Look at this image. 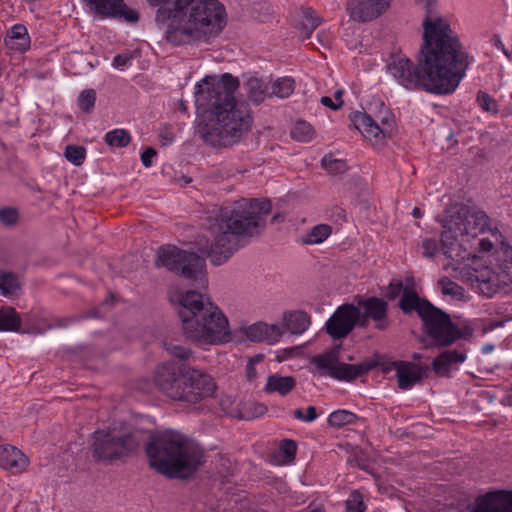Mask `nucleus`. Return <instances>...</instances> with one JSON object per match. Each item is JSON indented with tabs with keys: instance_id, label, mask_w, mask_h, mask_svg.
<instances>
[{
	"instance_id": "nucleus-1",
	"label": "nucleus",
	"mask_w": 512,
	"mask_h": 512,
	"mask_svg": "<svg viewBox=\"0 0 512 512\" xmlns=\"http://www.w3.org/2000/svg\"><path fill=\"white\" fill-rule=\"evenodd\" d=\"M422 25L423 44L417 65L405 56L393 55L388 71L406 89L450 94L465 76L467 54L447 20L427 16Z\"/></svg>"
},
{
	"instance_id": "nucleus-2",
	"label": "nucleus",
	"mask_w": 512,
	"mask_h": 512,
	"mask_svg": "<svg viewBox=\"0 0 512 512\" xmlns=\"http://www.w3.org/2000/svg\"><path fill=\"white\" fill-rule=\"evenodd\" d=\"M239 80L229 73L207 75L195 87V106L199 115L197 133L212 147H231L248 133L252 117L234 93Z\"/></svg>"
},
{
	"instance_id": "nucleus-3",
	"label": "nucleus",
	"mask_w": 512,
	"mask_h": 512,
	"mask_svg": "<svg viewBox=\"0 0 512 512\" xmlns=\"http://www.w3.org/2000/svg\"><path fill=\"white\" fill-rule=\"evenodd\" d=\"M157 7L155 21L174 46L209 44L224 29L226 11L218 0H147Z\"/></svg>"
},
{
	"instance_id": "nucleus-4",
	"label": "nucleus",
	"mask_w": 512,
	"mask_h": 512,
	"mask_svg": "<svg viewBox=\"0 0 512 512\" xmlns=\"http://www.w3.org/2000/svg\"><path fill=\"white\" fill-rule=\"evenodd\" d=\"M269 200L240 199L220 211L209 224L207 256L214 265L226 262L240 247L242 237L258 235L265 227Z\"/></svg>"
},
{
	"instance_id": "nucleus-5",
	"label": "nucleus",
	"mask_w": 512,
	"mask_h": 512,
	"mask_svg": "<svg viewBox=\"0 0 512 512\" xmlns=\"http://www.w3.org/2000/svg\"><path fill=\"white\" fill-rule=\"evenodd\" d=\"M144 449L149 467L168 479L190 480L205 463L202 447L171 429L151 435Z\"/></svg>"
},
{
	"instance_id": "nucleus-6",
	"label": "nucleus",
	"mask_w": 512,
	"mask_h": 512,
	"mask_svg": "<svg viewBox=\"0 0 512 512\" xmlns=\"http://www.w3.org/2000/svg\"><path fill=\"white\" fill-rule=\"evenodd\" d=\"M178 315L186 338L205 344L231 340L229 323L223 312L197 291L178 293Z\"/></svg>"
},
{
	"instance_id": "nucleus-7",
	"label": "nucleus",
	"mask_w": 512,
	"mask_h": 512,
	"mask_svg": "<svg viewBox=\"0 0 512 512\" xmlns=\"http://www.w3.org/2000/svg\"><path fill=\"white\" fill-rule=\"evenodd\" d=\"M154 381L170 399L191 404L212 397L217 389L215 381L205 371L174 362L160 365Z\"/></svg>"
},
{
	"instance_id": "nucleus-8",
	"label": "nucleus",
	"mask_w": 512,
	"mask_h": 512,
	"mask_svg": "<svg viewBox=\"0 0 512 512\" xmlns=\"http://www.w3.org/2000/svg\"><path fill=\"white\" fill-rule=\"evenodd\" d=\"M448 216L439 221L442 223L441 244L443 254L455 261L465 259L462 254V243L469 242L490 226L487 214L476 206L456 204L447 210Z\"/></svg>"
},
{
	"instance_id": "nucleus-9",
	"label": "nucleus",
	"mask_w": 512,
	"mask_h": 512,
	"mask_svg": "<svg viewBox=\"0 0 512 512\" xmlns=\"http://www.w3.org/2000/svg\"><path fill=\"white\" fill-rule=\"evenodd\" d=\"M92 456L96 462L112 464L135 453L143 441L139 430H97L92 435Z\"/></svg>"
},
{
	"instance_id": "nucleus-10",
	"label": "nucleus",
	"mask_w": 512,
	"mask_h": 512,
	"mask_svg": "<svg viewBox=\"0 0 512 512\" xmlns=\"http://www.w3.org/2000/svg\"><path fill=\"white\" fill-rule=\"evenodd\" d=\"M155 266L192 280L200 288L207 283L206 261L194 252L182 250L174 245L161 246L157 250Z\"/></svg>"
},
{
	"instance_id": "nucleus-11",
	"label": "nucleus",
	"mask_w": 512,
	"mask_h": 512,
	"mask_svg": "<svg viewBox=\"0 0 512 512\" xmlns=\"http://www.w3.org/2000/svg\"><path fill=\"white\" fill-rule=\"evenodd\" d=\"M423 331L435 346H449L461 338L460 329L451 321L450 315L433 304L420 318Z\"/></svg>"
},
{
	"instance_id": "nucleus-12",
	"label": "nucleus",
	"mask_w": 512,
	"mask_h": 512,
	"mask_svg": "<svg viewBox=\"0 0 512 512\" xmlns=\"http://www.w3.org/2000/svg\"><path fill=\"white\" fill-rule=\"evenodd\" d=\"M355 302L360 311V327H367L370 320L375 323V328L381 331L390 326L389 304L385 299L376 296H356Z\"/></svg>"
},
{
	"instance_id": "nucleus-13",
	"label": "nucleus",
	"mask_w": 512,
	"mask_h": 512,
	"mask_svg": "<svg viewBox=\"0 0 512 512\" xmlns=\"http://www.w3.org/2000/svg\"><path fill=\"white\" fill-rule=\"evenodd\" d=\"M356 326L360 327V311L354 303L340 305L325 324V330L333 339L346 338Z\"/></svg>"
},
{
	"instance_id": "nucleus-14",
	"label": "nucleus",
	"mask_w": 512,
	"mask_h": 512,
	"mask_svg": "<svg viewBox=\"0 0 512 512\" xmlns=\"http://www.w3.org/2000/svg\"><path fill=\"white\" fill-rule=\"evenodd\" d=\"M93 13L102 17L123 19L129 23L139 20V13L129 8L124 0H83Z\"/></svg>"
},
{
	"instance_id": "nucleus-15",
	"label": "nucleus",
	"mask_w": 512,
	"mask_h": 512,
	"mask_svg": "<svg viewBox=\"0 0 512 512\" xmlns=\"http://www.w3.org/2000/svg\"><path fill=\"white\" fill-rule=\"evenodd\" d=\"M392 0H348L346 10L350 18L357 22H369L384 14Z\"/></svg>"
},
{
	"instance_id": "nucleus-16",
	"label": "nucleus",
	"mask_w": 512,
	"mask_h": 512,
	"mask_svg": "<svg viewBox=\"0 0 512 512\" xmlns=\"http://www.w3.org/2000/svg\"><path fill=\"white\" fill-rule=\"evenodd\" d=\"M351 121L363 137L374 144L380 143L392 131L391 122L388 121L387 117L381 119L383 127H380L370 115L361 112L353 113Z\"/></svg>"
},
{
	"instance_id": "nucleus-17",
	"label": "nucleus",
	"mask_w": 512,
	"mask_h": 512,
	"mask_svg": "<svg viewBox=\"0 0 512 512\" xmlns=\"http://www.w3.org/2000/svg\"><path fill=\"white\" fill-rule=\"evenodd\" d=\"M471 512H512V491H490L477 497Z\"/></svg>"
},
{
	"instance_id": "nucleus-18",
	"label": "nucleus",
	"mask_w": 512,
	"mask_h": 512,
	"mask_svg": "<svg viewBox=\"0 0 512 512\" xmlns=\"http://www.w3.org/2000/svg\"><path fill=\"white\" fill-rule=\"evenodd\" d=\"M476 282L478 283L480 292L487 297H492L501 289L508 286L507 282L501 277L498 268H496V270L486 268L480 271L476 275Z\"/></svg>"
},
{
	"instance_id": "nucleus-19",
	"label": "nucleus",
	"mask_w": 512,
	"mask_h": 512,
	"mask_svg": "<svg viewBox=\"0 0 512 512\" xmlns=\"http://www.w3.org/2000/svg\"><path fill=\"white\" fill-rule=\"evenodd\" d=\"M28 464L29 459L18 448L12 445H0V467L19 472L23 471Z\"/></svg>"
},
{
	"instance_id": "nucleus-20",
	"label": "nucleus",
	"mask_w": 512,
	"mask_h": 512,
	"mask_svg": "<svg viewBox=\"0 0 512 512\" xmlns=\"http://www.w3.org/2000/svg\"><path fill=\"white\" fill-rule=\"evenodd\" d=\"M431 305L432 303L430 301L421 298L414 289L410 288L404 290L398 303L400 310L404 314L409 315L415 311L419 318L424 315Z\"/></svg>"
},
{
	"instance_id": "nucleus-21",
	"label": "nucleus",
	"mask_w": 512,
	"mask_h": 512,
	"mask_svg": "<svg viewBox=\"0 0 512 512\" xmlns=\"http://www.w3.org/2000/svg\"><path fill=\"white\" fill-rule=\"evenodd\" d=\"M246 337L253 342L265 341L269 344L277 342L281 335V329L277 325H268L263 322L250 325L245 332Z\"/></svg>"
},
{
	"instance_id": "nucleus-22",
	"label": "nucleus",
	"mask_w": 512,
	"mask_h": 512,
	"mask_svg": "<svg viewBox=\"0 0 512 512\" xmlns=\"http://www.w3.org/2000/svg\"><path fill=\"white\" fill-rule=\"evenodd\" d=\"M392 365L396 369V377L398 381V387L400 389H409L415 383L421 381V370L412 363L405 361H394Z\"/></svg>"
},
{
	"instance_id": "nucleus-23",
	"label": "nucleus",
	"mask_w": 512,
	"mask_h": 512,
	"mask_svg": "<svg viewBox=\"0 0 512 512\" xmlns=\"http://www.w3.org/2000/svg\"><path fill=\"white\" fill-rule=\"evenodd\" d=\"M465 359V352L458 350H446L433 360L432 369L438 376H448L451 369L455 365L463 363Z\"/></svg>"
},
{
	"instance_id": "nucleus-24",
	"label": "nucleus",
	"mask_w": 512,
	"mask_h": 512,
	"mask_svg": "<svg viewBox=\"0 0 512 512\" xmlns=\"http://www.w3.org/2000/svg\"><path fill=\"white\" fill-rule=\"evenodd\" d=\"M375 365L370 362H364L357 365L347 364L340 362L334 371L331 372V377L337 380L353 381L368 373Z\"/></svg>"
},
{
	"instance_id": "nucleus-25",
	"label": "nucleus",
	"mask_w": 512,
	"mask_h": 512,
	"mask_svg": "<svg viewBox=\"0 0 512 512\" xmlns=\"http://www.w3.org/2000/svg\"><path fill=\"white\" fill-rule=\"evenodd\" d=\"M296 387V380L292 376L272 374L267 377L264 391L268 394L278 393L281 396L288 395Z\"/></svg>"
},
{
	"instance_id": "nucleus-26",
	"label": "nucleus",
	"mask_w": 512,
	"mask_h": 512,
	"mask_svg": "<svg viewBox=\"0 0 512 512\" xmlns=\"http://www.w3.org/2000/svg\"><path fill=\"white\" fill-rule=\"evenodd\" d=\"M22 292L19 276L10 271L0 270V294L9 299H15Z\"/></svg>"
},
{
	"instance_id": "nucleus-27",
	"label": "nucleus",
	"mask_w": 512,
	"mask_h": 512,
	"mask_svg": "<svg viewBox=\"0 0 512 512\" xmlns=\"http://www.w3.org/2000/svg\"><path fill=\"white\" fill-rule=\"evenodd\" d=\"M5 45L19 52L26 51L30 46V37L25 26L14 25L5 37Z\"/></svg>"
},
{
	"instance_id": "nucleus-28",
	"label": "nucleus",
	"mask_w": 512,
	"mask_h": 512,
	"mask_svg": "<svg viewBox=\"0 0 512 512\" xmlns=\"http://www.w3.org/2000/svg\"><path fill=\"white\" fill-rule=\"evenodd\" d=\"M284 327L292 334H302L310 326V316L304 311L287 312L283 315Z\"/></svg>"
},
{
	"instance_id": "nucleus-29",
	"label": "nucleus",
	"mask_w": 512,
	"mask_h": 512,
	"mask_svg": "<svg viewBox=\"0 0 512 512\" xmlns=\"http://www.w3.org/2000/svg\"><path fill=\"white\" fill-rule=\"evenodd\" d=\"M22 319L20 314L11 306L0 308V332H21Z\"/></svg>"
},
{
	"instance_id": "nucleus-30",
	"label": "nucleus",
	"mask_w": 512,
	"mask_h": 512,
	"mask_svg": "<svg viewBox=\"0 0 512 512\" xmlns=\"http://www.w3.org/2000/svg\"><path fill=\"white\" fill-rule=\"evenodd\" d=\"M247 96L254 104L259 105L269 96L268 85L257 77L249 78L244 84Z\"/></svg>"
},
{
	"instance_id": "nucleus-31",
	"label": "nucleus",
	"mask_w": 512,
	"mask_h": 512,
	"mask_svg": "<svg viewBox=\"0 0 512 512\" xmlns=\"http://www.w3.org/2000/svg\"><path fill=\"white\" fill-rule=\"evenodd\" d=\"M501 253L502 257L500 258V263L497 268L501 273V277L509 285L512 284V247L502 242Z\"/></svg>"
},
{
	"instance_id": "nucleus-32",
	"label": "nucleus",
	"mask_w": 512,
	"mask_h": 512,
	"mask_svg": "<svg viewBox=\"0 0 512 512\" xmlns=\"http://www.w3.org/2000/svg\"><path fill=\"white\" fill-rule=\"evenodd\" d=\"M302 14L303 19L299 23V29L305 35V38H309L313 31L322 23V19L310 7L302 9Z\"/></svg>"
},
{
	"instance_id": "nucleus-33",
	"label": "nucleus",
	"mask_w": 512,
	"mask_h": 512,
	"mask_svg": "<svg viewBox=\"0 0 512 512\" xmlns=\"http://www.w3.org/2000/svg\"><path fill=\"white\" fill-rule=\"evenodd\" d=\"M295 89V81L291 77H281L276 79L271 85L269 97L276 96L279 98L289 97Z\"/></svg>"
},
{
	"instance_id": "nucleus-34",
	"label": "nucleus",
	"mask_w": 512,
	"mask_h": 512,
	"mask_svg": "<svg viewBox=\"0 0 512 512\" xmlns=\"http://www.w3.org/2000/svg\"><path fill=\"white\" fill-rule=\"evenodd\" d=\"M332 233V227L328 224H318L303 238V243L320 244Z\"/></svg>"
},
{
	"instance_id": "nucleus-35",
	"label": "nucleus",
	"mask_w": 512,
	"mask_h": 512,
	"mask_svg": "<svg viewBox=\"0 0 512 512\" xmlns=\"http://www.w3.org/2000/svg\"><path fill=\"white\" fill-rule=\"evenodd\" d=\"M358 417L348 410H336L328 417V424L332 427H343L345 425L353 424L357 421Z\"/></svg>"
},
{
	"instance_id": "nucleus-36",
	"label": "nucleus",
	"mask_w": 512,
	"mask_h": 512,
	"mask_svg": "<svg viewBox=\"0 0 512 512\" xmlns=\"http://www.w3.org/2000/svg\"><path fill=\"white\" fill-rule=\"evenodd\" d=\"M315 136L313 127L306 121H297L291 130V137L300 142H309Z\"/></svg>"
},
{
	"instance_id": "nucleus-37",
	"label": "nucleus",
	"mask_w": 512,
	"mask_h": 512,
	"mask_svg": "<svg viewBox=\"0 0 512 512\" xmlns=\"http://www.w3.org/2000/svg\"><path fill=\"white\" fill-rule=\"evenodd\" d=\"M130 141V134L124 129H114L105 135V142L112 147H126Z\"/></svg>"
},
{
	"instance_id": "nucleus-38",
	"label": "nucleus",
	"mask_w": 512,
	"mask_h": 512,
	"mask_svg": "<svg viewBox=\"0 0 512 512\" xmlns=\"http://www.w3.org/2000/svg\"><path fill=\"white\" fill-rule=\"evenodd\" d=\"M315 363L318 368L328 370L329 375L331 376V372H333L335 367L340 363L338 361V351L333 350L329 353L317 356L315 358Z\"/></svg>"
},
{
	"instance_id": "nucleus-39",
	"label": "nucleus",
	"mask_w": 512,
	"mask_h": 512,
	"mask_svg": "<svg viewBox=\"0 0 512 512\" xmlns=\"http://www.w3.org/2000/svg\"><path fill=\"white\" fill-rule=\"evenodd\" d=\"M164 348L171 357L180 361H188L192 357L190 348L173 342H164Z\"/></svg>"
},
{
	"instance_id": "nucleus-40",
	"label": "nucleus",
	"mask_w": 512,
	"mask_h": 512,
	"mask_svg": "<svg viewBox=\"0 0 512 512\" xmlns=\"http://www.w3.org/2000/svg\"><path fill=\"white\" fill-rule=\"evenodd\" d=\"M65 158L76 166L83 164L86 156V149L83 146L68 145L64 152Z\"/></svg>"
},
{
	"instance_id": "nucleus-41",
	"label": "nucleus",
	"mask_w": 512,
	"mask_h": 512,
	"mask_svg": "<svg viewBox=\"0 0 512 512\" xmlns=\"http://www.w3.org/2000/svg\"><path fill=\"white\" fill-rule=\"evenodd\" d=\"M322 166L331 175H340L347 170V164L344 160L335 159L331 156H325L322 159Z\"/></svg>"
},
{
	"instance_id": "nucleus-42",
	"label": "nucleus",
	"mask_w": 512,
	"mask_h": 512,
	"mask_svg": "<svg viewBox=\"0 0 512 512\" xmlns=\"http://www.w3.org/2000/svg\"><path fill=\"white\" fill-rule=\"evenodd\" d=\"M96 92L94 89H87L81 92L78 103L82 111L90 113L95 105Z\"/></svg>"
},
{
	"instance_id": "nucleus-43",
	"label": "nucleus",
	"mask_w": 512,
	"mask_h": 512,
	"mask_svg": "<svg viewBox=\"0 0 512 512\" xmlns=\"http://www.w3.org/2000/svg\"><path fill=\"white\" fill-rule=\"evenodd\" d=\"M19 221V212L13 207H4L0 209V222L4 226L12 227Z\"/></svg>"
},
{
	"instance_id": "nucleus-44",
	"label": "nucleus",
	"mask_w": 512,
	"mask_h": 512,
	"mask_svg": "<svg viewBox=\"0 0 512 512\" xmlns=\"http://www.w3.org/2000/svg\"><path fill=\"white\" fill-rule=\"evenodd\" d=\"M478 105L486 112L497 113L498 105L494 98L488 93L479 91L477 94Z\"/></svg>"
},
{
	"instance_id": "nucleus-45",
	"label": "nucleus",
	"mask_w": 512,
	"mask_h": 512,
	"mask_svg": "<svg viewBox=\"0 0 512 512\" xmlns=\"http://www.w3.org/2000/svg\"><path fill=\"white\" fill-rule=\"evenodd\" d=\"M346 509L348 512H364L366 506L363 502L362 495L354 491L350 497L346 500Z\"/></svg>"
},
{
	"instance_id": "nucleus-46",
	"label": "nucleus",
	"mask_w": 512,
	"mask_h": 512,
	"mask_svg": "<svg viewBox=\"0 0 512 512\" xmlns=\"http://www.w3.org/2000/svg\"><path fill=\"white\" fill-rule=\"evenodd\" d=\"M439 285L441 286V291L444 295L458 296L461 294L462 287L448 277L440 279Z\"/></svg>"
},
{
	"instance_id": "nucleus-47",
	"label": "nucleus",
	"mask_w": 512,
	"mask_h": 512,
	"mask_svg": "<svg viewBox=\"0 0 512 512\" xmlns=\"http://www.w3.org/2000/svg\"><path fill=\"white\" fill-rule=\"evenodd\" d=\"M279 449H280V452L283 454L284 460L286 462H291L295 459L297 445L294 440H291V439L283 440Z\"/></svg>"
},
{
	"instance_id": "nucleus-48",
	"label": "nucleus",
	"mask_w": 512,
	"mask_h": 512,
	"mask_svg": "<svg viewBox=\"0 0 512 512\" xmlns=\"http://www.w3.org/2000/svg\"><path fill=\"white\" fill-rule=\"evenodd\" d=\"M422 254L424 257H433L439 251V245L436 239L428 238L421 243Z\"/></svg>"
},
{
	"instance_id": "nucleus-49",
	"label": "nucleus",
	"mask_w": 512,
	"mask_h": 512,
	"mask_svg": "<svg viewBox=\"0 0 512 512\" xmlns=\"http://www.w3.org/2000/svg\"><path fill=\"white\" fill-rule=\"evenodd\" d=\"M405 289H409L405 287L400 280H392L387 288V297L389 300L396 299L400 294L404 293Z\"/></svg>"
},
{
	"instance_id": "nucleus-50",
	"label": "nucleus",
	"mask_w": 512,
	"mask_h": 512,
	"mask_svg": "<svg viewBox=\"0 0 512 512\" xmlns=\"http://www.w3.org/2000/svg\"><path fill=\"white\" fill-rule=\"evenodd\" d=\"M157 152L154 148L148 147L141 153V161L145 167L152 165V158L156 156Z\"/></svg>"
},
{
	"instance_id": "nucleus-51",
	"label": "nucleus",
	"mask_w": 512,
	"mask_h": 512,
	"mask_svg": "<svg viewBox=\"0 0 512 512\" xmlns=\"http://www.w3.org/2000/svg\"><path fill=\"white\" fill-rule=\"evenodd\" d=\"M132 59L130 54H118L113 59V67L115 68H123L125 67Z\"/></svg>"
},
{
	"instance_id": "nucleus-52",
	"label": "nucleus",
	"mask_w": 512,
	"mask_h": 512,
	"mask_svg": "<svg viewBox=\"0 0 512 512\" xmlns=\"http://www.w3.org/2000/svg\"><path fill=\"white\" fill-rule=\"evenodd\" d=\"M320 102L323 106L330 108L331 110H339L343 105V100H340V102H334L330 97L323 96L320 99Z\"/></svg>"
},
{
	"instance_id": "nucleus-53",
	"label": "nucleus",
	"mask_w": 512,
	"mask_h": 512,
	"mask_svg": "<svg viewBox=\"0 0 512 512\" xmlns=\"http://www.w3.org/2000/svg\"><path fill=\"white\" fill-rule=\"evenodd\" d=\"M317 416L316 408L314 406H308L305 414V422H312Z\"/></svg>"
},
{
	"instance_id": "nucleus-54",
	"label": "nucleus",
	"mask_w": 512,
	"mask_h": 512,
	"mask_svg": "<svg viewBox=\"0 0 512 512\" xmlns=\"http://www.w3.org/2000/svg\"><path fill=\"white\" fill-rule=\"evenodd\" d=\"M246 375L248 380L252 381L256 378V369L254 367L253 361L249 360L246 367Z\"/></svg>"
},
{
	"instance_id": "nucleus-55",
	"label": "nucleus",
	"mask_w": 512,
	"mask_h": 512,
	"mask_svg": "<svg viewBox=\"0 0 512 512\" xmlns=\"http://www.w3.org/2000/svg\"><path fill=\"white\" fill-rule=\"evenodd\" d=\"M495 46L500 49L503 54L508 58V59H512V56L510 55V51L508 49L505 48L503 42L501 41V39L499 38V36H495Z\"/></svg>"
},
{
	"instance_id": "nucleus-56",
	"label": "nucleus",
	"mask_w": 512,
	"mask_h": 512,
	"mask_svg": "<svg viewBox=\"0 0 512 512\" xmlns=\"http://www.w3.org/2000/svg\"><path fill=\"white\" fill-rule=\"evenodd\" d=\"M250 405L254 407V416H261L267 411V407L264 404L251 403Z\"/></svg>"
},
{
	"instance_id": "nucleus-57",
	"label": "nucleus",
	"mask_w": 512,
	"mask_h": 512,
	"mask_svg": "<svg viewBox=\"0 0 512 512\" xmlns=\"http://www.w3.org/2000/svg\"><path fill=\"white\" fill-rule=\"evenodd\" d=\"M479 245L482 251H490L493 248V243L488 239H481Z\"/></svg>"
},
{
	"instance_id": "nucleus-58",
	"label": "nucleus",
	"mask_w": 512,
	"mask_h": 512,
	"mask_svg": "<svg viewBox=\"0 0 512 512\" xmlns=\"http://www.w3.org/2000/svg\"><path fill=\"white\" fill-rule=\"evenodd\" d=\"M293 415L296 419L305 422V414L303 413L302 409L298 408L294 410Z\"/></svg>"
},
{
	"instance_id": "nucleus-59",
	"label": "nucleus",
	"mask_w": 512,
	"mask_h": 512,
	"mask_svg": "<svg viewBox=\"0 0 512 512\" xmlns=\"http://www.w3.org/2000/svg\"><path fill=\"white\" fill-rule=\"evenodd\" d=\"M178 110L181 111L182 113H186L187 112V105H186V102L184 100H180L179 103H178Z\"/></svg>"
},
{
	"instance_id": "nucleus-60",
	"label": "nucleus",
	"mask_w": 512,
	"mask_h": 512,
	"mask_svg": "<svg viewBox=\"0 0 512 512\" xmlns=\"http://www.w3.org/2000/svg\"><path fill=\"white\" fill-rule=\"evenodd\" d=\"M343 93H344V91L342 89H338L335 91L334 99L336 102H340V100H342Z\"/></svg>"
},
{
	"instance_id": "nucleus-61",
	"label": "nucleus",
	"mask_w": 512,
	"mask_h": 512,
	"mask_svg": "<svg viewBox=\"0 0 512 512\" xmlns=\"http://www.w3.org/2000/svg\"><path fill=\"white\" fill-rule=\"evenodd\" d=\"M412 215L415 218H420L422 216V212H421L420 208L414 207V209L412 211Z\"/></svg>"
},
{
	"instance_id": "nucleus-62",
	"label": "nucleus",
	"mask_w": 512,
	"mask_h": 512,
	"mask_svg": "<svg viewBox=\"0 0 512 512\" xmlns=\"http://www.w3.org/2000/svg\"><path fill=\"white\" fill-rule=\"evenodd\" d=\"M412 359L415 360V361H419L421 359V355L418 354V353H414L412 355Z\"/></svg>"
},
{
	"instance_id": "nucleus-63",
	"label": "nucleus",
	"mask_w": 512,
	"mask_h": 512,
	"mask_svg": "<svg viewBox=\"0 0 512 512\" xmlns=\"http://www.w3.org/2000/svg\"><path fill=\"white\" fill-rule=\"evenodd\" d=\"M262 358H263V356H262V355H257V356H255L253 359H251V360L253 361V364H254L255 362L260 361Z\"/></svg>"
},
{
	"instance_id": "nucleus-64",
	"label": "nucleus",
	"mask_w": 512,
	"mask_h": 512,
	"mask_svg": "<svg viewBox=\"0 0 512 512\" xmlns=\"http://www.w3.org/2000/svg\"><path fill=\"white\" fill-rule=\"evenodd\" d=\"M504 324V321H499L495 323L496 327L502 326Z\"/></svg>"
}]
</instances>
